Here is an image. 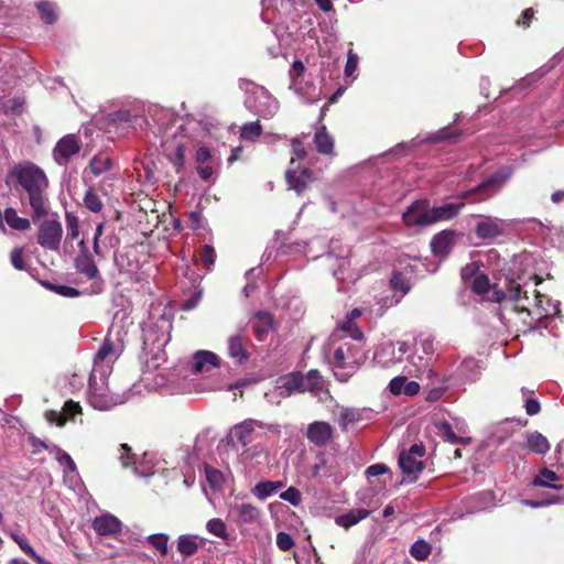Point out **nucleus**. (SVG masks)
I'll use <instances>...</instances> for the list:
<instances>
[{
    "label": "nucleus",
    "instance_id": "f257e3e1",
    "mask_svg": "<svg viewBox=\"0 0 564 564\" xmlns=\"http://www.w3.org/2000/svg\"><path fill=\"white\" fill-rule=\"evenodd\" d=\"M479 269L477 262H473L471 264L466 265L462 269L463 279H467L468 276L475 274L471 289L475 293L482 295L487 301L494 303H501L503 301H527L530 302L527 293V290H522L523 285L509 275L496 278V282L494 284L490 283L488 276L485 273L476 274V271ZM527 284H524L525 286Z\"/></svg>",
    "mask_w": 564,
    "mask_h": 564
},
{
    "label": "nucleus",
    "instance_id": "f03ea898",
    "mask_svg": "<svg viewBox=\"0 0 564 564\" xmlns=\"http://www.w3.org/2000/svg\"><path fill=\"white\" fill-rule=\"evenodd\" d=\"M13 175L18 183L29 195L33 218H40L47 213L44 192L48 182L42 169L31 162H25L13 167Z\"/></svg>",
    "mask_w": 564,
    "mask_h": 564
},
{
    "label": "nucleus",
    "instance_id": "7ed1b4c3",
    "mask_svg": "<svg viewBox=\"0 0 564 564\" xmlns=\"http://www.w3.org/2000/svg\"><path fill=\"white\" fill-rule=\"evenodd\" d=\"M351 327L352 313H347L346 322L336 328L330 336L333 343H336L337 340H345L335 348L333 360L330 362L333 373L340 382H347L352 376V345L350 343L352 339Z\"/></svg>",
    "mask_w": 564,
    "mask_h": 564
},
{
    "label": "nucleus",
    "instance_id": "20e7f679",
    "mask_svg": "<svg viewBox=\"0 0 564 564\" xmlns=\"http://www.w3.org/2000/svg\"><path fill=\"white\" fill-rule=\"evenodd\" d=\"M108 378L94 372L89 377L88 401L94 409L99 411H107L123 404L131 395V390L122 393L110 392L107 383Z\"/></svg>",
    "mask_w": 564,
    "mask_h": 564
},
{
    "label": "nucleus",
    "instance_id": "39448f33",
    "mask_svg": "<svg viewBox=\"0 0 564 564\" xmlns=\"http://www.w3.org/2000/svg\"><path fill=\"white\" fill-rule=\"evenodd\" d=\"M239 87L247 95L245 104L250 111L263 119L275 116L280 107L279 101L264 87L247 79H241Z\"/></svg>",
    "mask_w": 564,
    "mask_h": 564
},
{
    "label": "nucleus",
    "instance_id": "423d86ee",
    "mask_svg": "<svg viewBox=\"0 0 564 564\" xmlns=\"http://www.w3.org/2000/svg\"><path fill=\"white\" fill-rule=\"evenodd\" d=\"M115 329L116 327L112 326L109 332V336L105 338L94 358L91 372L100 373L101 377H109L111 375L113 364L123 351V343L120 337V330H117L116 338H112Z\"/></svg>",
    "mask_w": 564,
    "mask_h": 564
},
{
    "label": "nucleus",
    "instance_id": "0eeeda50",
    "mask_svg": "<svg viewBox=\"0 0 564 564\" xmlns=\"http://www.w3.org/2000/svg\"><path fill=\"white\" fill-rule=\"evenodd\" d=\"M267 430L273 434L280 435L281 426L278 423H264L254 419H247L232 426L230 435L237 442L246 447L253 438L260 437L262 431Z\"/></svg>",
    "mask_w": 564,
    "mask_h": 564
},
{
    "label": "nucleus",
    "instance_id": "6e6552de",
    "mask_svg": "<svg viewBox=\"0 0 564 564\" xmlns=\"http://www.w3.org/2000/svg\"><path fill=\"white\" fill-rule=\"evenodd\" d=\"M80 252L75 259V268L76 270L85 275L87 280L91 281L90 293L98 294L102 291L104 281L100 276V272L88 251L87 246L84 240L79 242Z\"/></svg>",
    "mask_w": 564,
    "mask_h": 564
},
{
    "label": "nucleus",
    "instance_id": "1a4fd4ad",
    "mask_svg": "<svg viewBox=\"0 0 564 564\" xmlns=\"http://www.w3.org/2000/svg\"><path fill=\"white\" fill-rule=\"evenodd\" d=\"M424 454L425 448L422 444H413L409 451L399 455V466L409 481H414L422 473Z\"/></svg>",
    "mask_w": 564,
    "mask_h": 564
},
{
    "label": "nucleus",
    "instance_id": "9d476101",
    "mask_svg": "<svg viewBox=\"0 0 564 564\" xmlns=\"http://www.w3.org/2000/svg\"><path fill=\"white\" fill-rule=\"evenodd\" d=\"M229 516L239 529L247 525H259L262 519V511L251 502L236 501L230 507Z\"/></svg>",
    "mask_w": 564,
    "mask_h": 564
},
{
    "label": "nucleus",
    "instance_id": "9b49d317",
    "mask_svg": "<svg viewBox=\"0 0 564 564\" xmlns=\"http://www.w3.org/2000/svg\"><path fill=\"white\" fill-rule=\"evenodd\" d=\"M80 149L82 143L77 135L66 134L57 141L53 149L52 155L58 165L66 166L70 159L79 153Z\"/></svg>",
    "mask_w": 564,
    "mask_h": 564
},
{
    "label": "nucleus",
    "instance_id": "f8f14e48",
    "mask_svg": "<svg viewBox=\"0 0 564 564\" xmlns=\"http://www.w3.org/2000/svg\"><path fill=\"white\" fill-rule=\"evenodd\" d=\"M294 158L291 160V167L286 171L285 177L290 189L302 194L307 186L315 180L313 172L308 167L294 166Z\"/></svg>",
    "mask_w": 564,
    "mask_h": 564
},
{
    "label": "nucleus",
    "instance_id": "ddd939ff",
    "mask_svg": "<svg viewBox=\"0 0 564 564\" xmlns=\"http://www.w3.org/2000/svg\"><path fill=\"white\" fill-rule=\"evenodd\" d=\"M120 452L119 459L122 466L127 467L132 464L135 475L148 477L154 474V460L149 454L145 453L140 459L135 460L133 456L130 455V447L127 444H121Z\"/></svg>",
    "mask_w": 564,
    "mask_h": 564
},
{
    "label": "nucleus",
    "instance_id": "4468645a",
    "mask_svg": "<svg viewBox=\"0 0 564 564\" xmlns=\"http://www.w3.org/2000/svg\"><path fill=\"white\" fill-rule=\"evenodd\" d=\"M509 221L497 218L485 216L476 225L475 232L478 238L482 240L495 239L506 232L509 228Z\"/></svg>",
    "mask_w": 564,
    "mask_h": 564
},
{
    "label": "nucleus",
    "instance_id": "2eb2a0df",
    "mask_svg": "<svg viewBox=\"0 0 564 564\" xmlns=\"http://www.w3.org/2000/svg\"><path fill=\"white\" fill-rule=\"evenodd\" d=\"M62 225L57 220L44 221L39 230L37 242L46 249L57 250L62 239Z\"/></svg>",
    "mask_w": 564,
    "mask_h": 564
},
{
    "label": "nucleus",
    "instance_id": "dca6fc26",
    "mask_svg": "<svg viewBox=\"0 0 564 564\" xmlns=\"http://www.w3.org/2000/svg\"><path fill=\"white\" fill-rule=\"evenodd\" d=\"M406 226H430V207L424 200L413 203L402 215Z\"/></svg>",
    "mask_w": 564,
    "mask_h": 564
},
{
    "label": "nucleus",
    "instance_id": "f3484780",
    "mask_svg": "<svg viewBox=\"0 0 564 564\" xmlns=\"http://www.w3.org/2000/svg\"><path fill=\"white\" fill-rule=\"evenodd\" d=\"M91 527L100 536H115L121 532L122 522L111 513H102L93 520Z\"/></svg>",
    "mask_w": 564,
    "mask_h": 564
},
{
    "label": "nucleus",
    "instance_id": "a211bd4d",
    "mask_svg": "<svg viewBox=\"0 0 564 564\" xmlns=\"http://www.w3.org/2000/svg\"><path fill=\"white\" fill-rule=\"evenodd\" d=\"M334 430L332 425L324 421H315L308 424L306 430L307 440L318 447H323L329 443L333 437Z\"/></svg>",
    "mask_w": 564,
    "mask_h": 564
},
{
    "label": "nucleus",
    "instance_id": "6ab92c4d",
    "mask_svg": "<svg viewBox=\"0 0 564 564\" xmlns=\"http://www.w3.org/2000/svg\"><path fill=\"white\" fill-rule=\"evenodd\" d=\"M304 380V375L302 373H290L288 376L280 378L275 387V390L278 391V394L283 398L290 397L294 393H301L303 392Z\"/></svg>",
    "mask_w": 564,
    "mask_h": 564
},
{
    "label": "nucleus",
    "instance_id": "aec40b11",
    "mask_svg": "<svg viewBox=\"0 0 564 564\" xmlns=\"http://www.w3.org/2000/svg\"><path fill=\"white\" fill-rule=\"evenodd\" d=\"M82 413V406L78 402L68 400L64 403L63 411H48L45 414L50 423H55L57 426H63L68 419H74L75 415Z\"/></svg>",
    "mask_w": 564,
    "mask_h": 564
},
{
    "label": "nucleus",
    "instance_id": "412c9836",
    "mask_svg": "<svg viewBox=\"0 0 564 564\" xmlns=\"http://www.w3.org/2000/svg\"><path fill=\"white\" fill-rule=\"evenodd\" d=\"M534 299L532 301L535 314L541 317L554 316L560 313V302L549 299L539 291H533Z\"/></svg>",
    "mask_w": 564,
    "mask_h": 564
},
{
    "label": "nucleus",
    "instance_id": "4be33fe9",
    "mask_svg": "<svg viewBox=\"0 0 564 564\" xmlns=\"http://www.w3.org/2000/svg\"><path fill=\"white\" fill-rule=\"evenodd\" d=\"M303 392H311L319 401H324L328 397V391L324 388V381L317 370H310L304 375Z\"/></svg>",
    "mask_w": 564,
    "mask_h": 564
},
{
    "label": "nucleus",
    "instance_id": "5701e85b",
    "mask_svg": "<svg viewBox=\"0 0 564 564\" xmlns=\"http://www.w3.org/2000/svg\"><path fill=\"white\" fill-rule=\"evenodd\" d=\"M350 260L348 257L337 258V267L333 270V275L338 282V291L346 292L350 289L351 278Z\"/></svg>",
    "mask_w": 564,
    "mask_h": 564
},
{
    "label": "nucleus",
    "instance_id": "b1692460",
    "mask_svg": "<svg viewBox=\"0 0 564 564\" xmlns=\"http://www.w3.org/2000/svg\"><path fill=\"white\" fill-rule=\"evenodd\" d=\"M51 453L55 454L56 460L63 467L64 475H65V481H69L72 484L77 482L78 474H77L76 464L73 460V458L66 452H64L63 449H61L57 446H54L51 449Z\"/></svg>",
    "mask_w": 564,
    "mask_h": 564
},
{
    "label": "nucleus",
    "instance_id": "393cba45",
    "mask_svg": "<svg viewBox=\"0 0 564 564\" xmlns=\"http://www.w3.org/2000/svg\"><path fill=\"white\" fill-rule=\"evenodd\" d=\"M463 206L464 203H447L442 206L430 208L431 225L454 218L458 215Z\"/></svg>",
    "mask_w": 564,
    "mask_h": 564
},
{
    "label": "nucleus",
    "instance_id": "a878e982",
    "mask_svg": "<svg viewBox=\"0 0 564 564\" xmlns=\"http://www.w3.org/2000/svg\"><path fill=\"white\" fill-rule=\"evenodd\" d=\"M218 367V357L208 350L195 352L192 362V371L195 373L208 371L210 368Z\"/></svg>",
    "mask_w": 564,
    "mask_h": 564
},
{
    "label": "nucleus",
    "instance_id": "bb28decb",
    "mask_svg": "<svg viewBox=\"0 0 564 564\" xmlns=\"http://www.w3.org/2000/svg\"><path fill=\"white\" fill-rule=\"evenodd\" d=\"M454 241V232L444 230L435 235L431 241V248L435 256L444 258L448 254Z\"/></svg>",
    "mask_w": 564,
    "mask_h": 564
},
{
    "label": "nucleus",
    "instance_id": "cd10ccee",
    "mask_svg": "<svg viewBox=\"0 0 564 564\" xmlns=\"http://www.w3.org/2000/svg\"><path fill=\"white\" fill-rule=\"evenodd\" d=\"M389 389L392 394H405L409 397L415 395L420 391V384L416 381H409L406 377H395L389 383Z\"/></svg>",
    "mask_w": 564,
    "mask_h": 564
},
{
    "label": "nucleus",
    "instance_id": "c85d7f7f",
    "mask_svg": "<svg viewBox=\"0 0 564 564\" xmlns=\"http://www.w3.org/2000/svg\"><path fill=\"white\" fill-rule=\"evenodd\" d=\"M510 173H498L489 178H487L485 182H482L480 185H478L475 189L471 191V193L475 192H486L485 196L481 199H485L487 197H490L495 193H497L500 187L506 183V181L509 178Z\"/></svg>",
    "mask_w": 564,
    "mask_h": 564
},
{
    "label": "nucleus",
    "instance_id": "c756f323",
    "mask_svg": "<svg viewBox=\"0 0 564 564\" xmlns=\"http://www.w3.org/2000/svg\"><path fill=\"white\" fill-rule=\"evenodd\" d=\"M204 539L195 534H183L177 539V551L183 556H191L197 552Z\"/></svg>",
    "mask_w": 564,
    "mask_h": 564
},
{
    "label": "nucleus",
    "instance_id": "7c9ffc66",
    "mask_svg": "<svg viewBox=\"0 0 564 564\" xmlns=\"http://www.w3.org/2000/svg\"><path fill=\"white\" fill-rule=\"evenodd\" d=\"M228 356L235 360L236 364L241 365L245 362L249 354L246 350L243 339L240 335H235L228 339Z\"/></svg>",
    "mask_w": 564,
    "mask_h": 564
},
{
    "label": "nucleus",
    "instance_id": "2f4dec72",
    "mask_svg": "<svg viewBox=\"0 0 564 564\" xmlns=\"http://www.w3.org/2000/svg\"><path fill=\"white\" fill-rule=\"evenodd\" d=\"M314 144L317 151L324 155H333L334 153V140L326 131L325 127H321L314 134Z\"/></svg>",
    "mask_w": 564,
    "mask_h": 564
},
{
    "label": "nucleus",
    "instance_id": "473e14b6",
    "mask_svg": "<svg viewBox=\"0 0 564 564\" xmlns=\"http://www.w3.org/2000/svg\"><path fill=\"white\" fill-rule=\"evenodd\" d=\"M560 477L556 473L549 468H542L539 474L532 480V485L542 488L562 489V485H557L556 481Z\"/></svg>",
    "mask_w": 564,
    "mask_h": 564
},
{
    "label": "nucleus",
    "instance_id": "72a5a7b5",
    "mask_svg": "<svg viewBox=\"0 0 564 564\" xmlns=\"http://www.w3.org/2000/svg\"><path fill=\"white\" fill-rule=\"evenodd\" d=\"M525 447L532 453L543 455L550 451L547 438L539 432L527 434Z\"/></svg>",
    "mask_w": 564,
    "mask_h": 564
},
{
    "label": "nucleus",
    "instance_id": "f704fd0d",
    "mask_svg": "<svg viewBox=\"0 0 564 564\" xmlns=\"http://www.w3.org/2000/svg\"><path fill=\"white\" fill-rule=\"evenodd\" d=\"M283 487L282 481L262 480L251 489V492L259 500H265Z\"/></svg>",
    "mask_w": 564,
    "mask_h": 564
},
{
    "label": "nucleus",
    "instance_id": "c9c22d12",
    "mask_svg": "<svg viewBox=\"0 0 564 564\" xmlns=\"http://www.w3.org/2000/svg\"><path fill=\"white\" fill-rule=\"evenodd\" d=\"M265 457L267 451L262 444H254L250 447H246L240 454V459L245 464H261L262 458Z\"/></svg>",
    "mask_w": 564,
    "mask_h": 564
},
{
    "label": "nucleus",
    "instance_id": "e433bc0d",
    "mask_svg": "<svg viewBox=\"0 0 564 564\" xmlns=\"http://www.w3.org/2000/svg\"><path fill=\"white\" fill-rule=\"evenodd\" d=\"M3 217L7 225L14 230L24 231L29 229L31 226L30 220L28 218L20 217L17 210L11 207L4 210Z\"/></svg>",
    "mask_w": 564,
    "mask_h": 564
},
{
    "label": "nucleus",
    "instance_id": "4c0bfd02",
    "mask_svg": "<svg viewBox=\"0 0 564 564\" xmlns=\"http://www.w3.org/2000/svg\"><path fill=\"white\" fill-rule=\"evenodd\" d=\"M257 322L253 324V332L259 340H263L272 327V316L265 312H259L256 315Z\"/></svg>",
    "mask_w": 564,
    "mask_h": 564
},
{
    "label": "nucleus",
    "instance_id": "58836bf2",
    "mask_svg": "<svg viewBox=\"0 0 564 564\" xmlns=\"http://www.w3.org/2000/svg\"><path fill=\"white\" fill-rule=\"evenodd\" d=\"M409 272H412L411 265L406 267L404 272L394 271L390 280L391 288L403 295L410 291Z\"/></svg>",
    "mask_w": 564,
    "mask_h": 564
},
{
    "label": "nucleus",
    "instance_id": "ea45409f",
    "mask_svg": "<svg viewBox=\"0 0 564 564\" xmlns=\"http://www.w3.org/2000/svg\"><path fill=\"white\" fill-rule=\"evenodd\" d=\"M111 167V159L105 153L96 154L90 163L89 169L95 176H100Z\"/></svg>",
    "mask_w": 564,
    "mask_h": 564
},
{
    "label": "nucleus",
    "instance_id": "a19ab883",
    "mask_svg": "<svg viewBox=\"0 0 564 564\" xmlns=\"http://www.w3.org/2000/svg\"><path fill=\"white\" fill-rule=\"evenodd\" d=\"M262 133V126L259 121L245 123L240 129V138L246 141H254Z\"/></svg>",
    "mask_w": 564,
    "mask_h": 564
},
{
    "label": "nucleus",
    "instance_id": "79ce46f5",
    "mask_svg": "<svg viewBox=\"0 0 564 564\" xmlns=\"http://www.w3.org/2000/svg\"><path fill=\"white\" fill-rule=\"evenodd\" d=\"M206 530L210 534H213V535H215L217 538H220L223 540H227L228 536H229L226 523L221 519H219V518L210 519L206 523Z\"/></svg>",
    "mask_w": 564,
    "mask_h": 564
},
{
    "label": "nucleus",
    "instance_id": "37998d69",
    "mask_svg": "<svg viewBox=\"0 0 564 564\" xmlns=\"http://www.w3.org/2000/svg\"><path fill=\"white\" fill-rule=\"evenodd\" d=\"M41 19L47 23L52 24L56 21L57 15L55 11V6L48 1H41L36 4Z\"/></svg>",
    "mask_w": 564,
    "mask_h": 564
},
{
    "label": "nucleus",
    "instance_id": "c03bdc74",
    "mask_svg": "<svg viewBox=\"0 0 564 564\" xmlns=\"http://www.w3.org/2000/svg\"><path fill=\"white\" fill-rule=\"evenodd\" d=\"M410 554L417 561H425L431 554V545L423 540H417L412 544Z\"/></svg>",
    "mask_w": 564,
    "mask_h": 564
},
{
    "label": "nucleus",
    "instance_id": "a18cd8bd",
    "mask_svg": "<svg viewBox=\"0 0 564 564\" xmlns=\"http://www.w3.org/2000/svg\"><path fill=\"white\" fill-rule=\"evenodd\" d=\"M148 542L155 547L158 551H160L161 555H166L169 547V535L165 533H154L147 538Z\"/></svg>",
    "mask_w": 564,
    "mask_h": 564
},
{
    "label": "nucleus",
    "instance_id": "49530a36",
    "mask_svg": "<svg viewBox=\"0 0 564 564\" xmlns=\"http://www.w3.org/2000/svg\"><path fill=\"white\" fill-rule=\"evenodd\" d=\"M185 144L177 143L173 153L169 155L171 163L175 166L177 172H181L185 164Z\"/></svg>",
    "mask_w": 564,
    "mask_h": 564
},
{
    "label": "nucleus",
    "instance_id": "de8ad7c7",
    "mask_svg": "<svg viewBox=\"0 0 564 564\" xmlns=\"http://www.w3.org/2000/svg\"><path fill=\"white\" fill-rule=\"evenodd\" d=\"M169 341V336H166L165 334H162V337L161 338H156L154 337V330L152 328H149L144 332V345L149 346H153V348H158V349H161L162 347H164Z\"/></svg>",
    "mask_w": 564,
    "mask_h": 564
},
{
    "label": "nucleus",
    "instance_id": "09e8293b",
    "mask_svg": "<svg viewBox=\"0 0 564 564\" xmlns=\"http://www.w3.org/2000/svg\"><path fill=\"white\" fill-rule=\"evenodd\" d=\"M84 204L93 213H99L102 209V202L91 189L87 191L84 197Z\"/></svg>",
    "mask_w": 564,
    "mask_h": 564
},
{
    "label": "nucleus",
    "instance_id": "8fccbe9b",
    "mask_svg": "<svg viewBox=\"0 0 564 564\" xmlns=\"http://www.w3.org/2000/svg\"><path fill=\"white\" fill-rule=\"evenodd\" d=\"M304 72V64L301 61H294L290 69V77L292 79V86L296 89V91L301 90L299 87L300 78L303 76Z\"/></svg>",
    "mask_w": 564,
    "mask_h": 564
},
{
    "label": "nucleus",
    "instance_id": "3c124183",
    "mask_svg": "<svg viewBox=\"0 0 564 564\" xmlns=\"http://www.w3.org/2000/svg\"><path fill=\"white\" fill-rule=\"evenodd\" d=\"M280 498L294 507L302 502V495L295 487H289L286 490L280 494Z\"/></svg>",
    "mask_w": 564,
    "mask_h": 564
},
{
    "label": "nucleus",
    "instance_id": "603ef678",
    "mask_svg": "<svg viewBox=\"0 0 564 564\" xmlns=\"http://www.w3.org/2000/svg\"><path fill=\"white\" fill-rule=\"evenodd\" d=\"M521 391H522L523 397L527 398V400H525V412H527V414L528 415H535V414H538L540 412V410H541L539 401L536 399L528 397L530 393H533V392L529 391L525 388H522Z\"/></svg>",
    "mask_w": 564,
    "mask_h": 564
},
{
    "label": "nucleus",
    "instance_id": "864d4df0",
    "mask_svg": "<svg viewBox=\"0 0 564 564\" xmlns=\"http://www.w3.org/2000/svg\"><path fill=\"white\" fill-rule=\"evenodd\" d=\"M304 553L306 557L302 556L297 552L294 553L296 564H323L315 550H305Z\"/></svg>",
    "mask_w": 564,
    "mask_h": 564
},
{
    "label": "nucleus",
    "instance_id": "5fc2aeb1",
    "mask_svg": "<svg viewBox=\"0 0 564 564\" xmlns=\"http://www.w3.org/2000/svg\"><path fill=\"white\" fill-rule=\"evenodd\" d=\"M10 261H11V264L17 270H24L25 269V261H24V250H23V248H20V247L14 248L11 251Z\"/></svg>",
    "mask_w": 564,
    "mask_h": 564
},
{
    "label": "nucleus",
    "instance_id": "6e6d98bb",
    "mask_svg": "<svg viewBox=\"0 0 564 564\" xmlns=\"http://www.w3.org/2000/svg\"><path fill=\"white\" fill-rule=\"evenodd\" d=\"M66 228L68 237L76 239L79 236L78 218L72 214H66Z\"/></svg>",
    "mask_w": 564,
    "mask_h": 564
},
{
    "label": "nucleus",
    "instance_id": "4d7b16f0",
    "mask_svg": "<svg viewBox=\"0 0 564 564\" xmlns=\"http://www.w3.org/2000/svg\"><path fill=\"white\" fill-rule=\"evenodd\" d=\"M276 546L281 550V551H289L293 547L294 545V541H293V538L286 533V532H279L276 534Z\"/></svg>",
    "mask_w": 564,
    "mask_h": 564
},
{
    "label": "nucleus",
    "instance_id": "13d9d810",
    "mask_svg": "<svg viewBox=\"0 0 564 564\" xmlns=\"http://www.w3.org/2000/svg\"><path fill=\"white\" fill-rule=\"evenodd\" d=\"M6 532L17 542V544L20 546V549L26 554V553H33V547L29 544V542L18 534L12 529L6 530Z\"/></svg>",
    "mask_w": 564,
    "mask_h": 564
},
{
    "label": "nucleus",
    "instance_id": "bf43d9fd",
    "mask_svg": "<svg viewBox=\"0 0 564 564\" xmlns=\"http://www.w3.org/2000/svg\"><path fill=\"white\" fill-rule=\"evenodd\" d=\"M206 478L212 487L216 488L219 487L223 482V475L220 471H218L215 468L206 467Z\"/></svg>",
    "mask_w": 564,
    "mask_h": 564
},
{
    "label": "nucleus",
    "instance_id": "052dcab7",
    "mask_svg": "<svg viewBox=\"0 0 564 564\" xmlns=\"http://www.w3.org/2000/svg\"><path fill=\"white\" fill-rule=\"evenodd\" d=\"M200 260L207 265H213L215 263V250L213 246L205 245L203 247L200 252Z\"/></svg>",
    "mask_w": 564,
    "mask_h": 564
},
{
    "label": "nucleus",
    "instance_id": "680f3d73",
    "mask_svg": "<svg viewBox=\"0 0 564 564\" xmlns=\"http://www.w3.org/2000/svg\"><path fill=\"white\" fill-rule=\"evenodd\" d=\"M388 471V467L384 464H375L369 466L366 469V476L367 477H376L379 475H383Z\"/></svg>",
    "mask_w": 564,
    "mask_h": 564
},
{
    "label": "nucleus",
    "instance_id": "e2e57ef3",
    "mask_svg": "<svg viewBox=\"0 0 564 564\" xmlns=\"http://www.w3.org/2000/svg\"><path fill=\"white\" fill-rule=\"evenodd\" d=\"M212 158L210 151L208 148L200 147L196 151V163L197 165L206 164Z\"/></svg>",
    "mask_w": 564,
    "mask_h": 564
},
{
    "label": "nucleus",
    "instance_id": "0e129e2a",
    "mask_svg": "<svg viewBox=\"0 0 564 564\" xmlns=\"http://www.w3.org/2000/svg\"><path fill=\"white\" fill-rule=\"evenodd\" d=\"M352 423V413L349 410H345L341 412L338 424L343 431H348L349 425Z\"/></svg>",
    "mask_w": 564,
    "mask_h": 564
},
{
    "label": "nucleus",
    "instance_id": "69168bd1",
    "mask_svg": "<svg viewBox=\"0 0 564 564\" xmlns=\"http://www.w3.org/2000/svg\"><path fill=\"white\" fill-rule=\"evenodd\" d=\"M292 152L297 159L306 158V151L304 149V145L299 139L292 140Z\"/></svg>",
    "mask_w": 564,
    "mask_h": 564
},
{
    "label": "nucleus",
    "instance_id": "338daca9",
    "mask_svg": "<svg viewBox=\"0 0 564 564\" xmlns=\"http://www.w3.org/2000/svg\"><path fill=\"white\" fill-rule=\"evenodd\" d=\"M51 288L63 296L74 297L79 294V292L76 289L70 288V286L59 285V286H51Z\"/></svg>",
    "mask_w": 564,
    "mask_h": 564
},
{
    "label": "nucleus",
    "instance_id": "774afa93",
    "mask_svg": "<svg viewBox=\"0 0 564 564\" xmlns=\"http://www.w3.org/2000/svg\"><path fill=\"white\" fill-rule=\"evenodd\" d=\"M197 173L202 180L208 181L214 174V170L210 165L202 164L197 165Z\"/></svg>",
    "mask_w": 564,
    "mask_h": 564
}]
</instances>
